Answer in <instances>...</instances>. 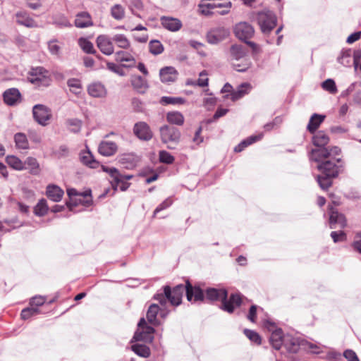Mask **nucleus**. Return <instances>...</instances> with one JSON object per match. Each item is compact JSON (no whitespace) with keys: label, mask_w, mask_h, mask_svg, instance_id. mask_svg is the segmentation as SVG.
<instances>
[{"label":"nucleus","mask_w":361,"mask_h":361,"mask_svg":"<svg viewBox=\"0 0 361 361\" xmlns=\"http://www.w3.org/2000/svg\"><path fill=\"white\" fill-rule=\"evenodd\" d=\"M264 325L269 331H272L269 341L275 350H280L284 348L290 353H297L301 349H310L313 353H317V351L314 350V348H318L315 345L290 334H283L281 329L274 330L275 328L274 323L266 320L264 322Z\"/></svg>","instance_id":"1"},{"label":"nucleus","mask_w":361,"mask_h":361,"mask_svg":"<svg viewBox=\"0 0 361 361\" xmlns=\"http://www.w3.org/2000/svg\"><path fill=\"white\" fill-rule=\"evenodd\" d=\"M185 293L187 300L190 302H202L204 300V291L199 286H192L188 281L186 284H179L175 286L172 290L170 286L164 287L163 293H157L154 295V299L164 306L168 300L172 305L178 306L182 302L183 295Z\"/></svg>","instance_id":"2"},{"label":"nucleus","mask_w":361,"mask_h":361,"mask_svg":"<svg viewBox=\"0 0 361 361\" xmlns=\"http://www.w3.org/2000/svg\"><path fill=\"white\" fill-rule=\"evenodd\" d=\"M102 171L107 173L110 178V183L114 190L119 188L121 191H126L130 186L127 180L133 178V175H124L114 167L102 166Z\"/></svg>","instance_id":"3"},{"label":"nucleus","mask_w":361,"mask_h":361,"mask_svg":"<svg viewBox=\"0 0 361 361\" xmlns=\"http://www.w3.org/2000/svg\"><path fill=\"white\" fill-rule=\"evenodd\" d=\"M160 137L163 143L170 149H174L180 142L181 133L176 127L164 125L159 128Z\"/></svg>","instance_id":"4"},{"label":"nucleus","mask_w":361,"mask_h":361,"mask_svg":"<svg viewBox=\"0 0 361 361\" xmlns=\"http://www.w3.org/2000/svg\"><path fill=\"white\" fill-rule=\"evenodd\" d=\"M257 23L261 31L264 35H268L276 25V16L271 11L264 10L259 12L257 16Z\"/></svg>","instance_id":"5"},{"label":"nucleus","mask_w":361,"mask_h":361,"mask_svg":"<svg viewBox=\"0 0 361 361\" xmlns=\"http://www.w3.org/2000/svg\"><path fill=\"white\" fill-rule=\"evenodd\" d=\"M341 153V149L338 147H331L326 148L325 147H317L312 149L309 154L310 161L317 162L318 164L334 156H338Z\"/></svg>","instance_id":"6"},{"label":"nucleus","mask_w":361,"mask_h":361,"mask_svg":"<svg viewBox=\"0 0 361 361\" xmlns=\"http://www.w3.org/2000/svg\"><path fill=\"white\" fill-rule=\"evenodd\" d=\"M27 79L31 83L43 87L48 86L51 81L48 71L43 67L32 68Z\"/></svg>","instance_id":"7"},{"label":"nucleus","mask_w":361,"mask_h":361,"mask_svg":"<svg viewBox=\"0 0 361 361\" xmlns=\"http://www.w3.org/2000/svg\"><path fill=\"white\" fill-rule=\"evenodd\" d=\"M341 161V158L334 156L319 164L317 167L324 175L336 177L339 173V166L336 164V162L339 163Z\"/></svg>","instance_id":"8"},{"label":"nucleus","mask_w":361,"mask_h":361,"mask_svg":"<svg viewBox=\"0 0 361 361\" xmlns=\"http://www.w3.org/2000/svg\"><path fill=\"white\" fill-rule=\"evenodd\" d=\"M254 32L255 30L252 26L246 22H240L234 27V33L235 36L240 40L245 41V43L253 48L256 44L252 42L247 40L253 36Z\"/></svg>","instance_id":"9"},{"label":"nucleus","mask_w":361,"mask_h":361,"mask_svg":"<svg viewBox=\"0 0 361 361\" xmlns=\"http://www.w3.org/2000/svg\"><path fill=\"white\" fill-rule=\"evenodd\" d=\"M35 120L40 125L45 126L51 118V110L44 105L36 104L32 109Z\"/></svg>","instance_id":"10"},{"label":"nucleus","mask_w":361,"mask_h":361,"mask_svg":"<svg viewBox=\"0 0 361 361\" xmlns=\"http://www.w3.org/2000/svg\"><path fill=\"white\" fill-rule=\"evenodd\" d=\"M229 30L224 27H218L212 29L207 32V39L209 44H216L228 37Z\"/></svg>","instance_id":"11"},{"label":"nucleus","mask_w":361,"mask_h":361,"mask_svg":"<svg viewBox=\"0 0 361 361\" xmlns=\"http://www.w3.org/2000/svg\"><path fill=\"white\" fill-rule=\"evenodd\" d=\"M329 224L331 229L344 228L346 225V219L345 216L334 209L332 207H329Z\"/></svg>","instance_id":"12"},{"label":"nucleus","mask_w":361,"mask_h":361,"mask_svg":"<svg viewBox=\"0 0 361 361\" xmlns=\"http://www.w3.org/2000/svg\"><path fill=\"white\" fill-rule=\"evenodd\" d=\"M97 45L99 50L105 55H111L114 51L113 40L105 35H99L97 37Z\"/></svg>","instance_id":"13"},{"label":"nucleus","mask_w":361,"mask_h":361,"mask_svg":"<svg viewBox=\"0 0 361 361\" xmlns=\"http://www.w3.org/2000/svg\"><path fill=\"white\" fill-rule=\"evenodd\" d=\"M242 295L240 293H233L228 300H223L221 309L228 313H233L235 308L240 306Z\"/></svg>","instance_id":"14"},{"label":"nucleus","mask_w":361,"mask_h":361,"mask_svg":"<svg viewBox=\"0 0 361 361\" xmlns=\"http://www.w3.org/2000/svg\"><path fill=\"white\" fill-rule=\"evenodd\" d=\"M228 297V292L224 288H209L205 290V296L204 295V298H205L207 300L209 301H221L223 300L226 299Z\"/></svg>","instance_id":"15"},{"label":"nucleus","mask_w":361,"mask_h":361,"mask_svg":"<svg viewBox=\"0 0 361 361\" xmlns=\"http://www.w3.org/2000/svg\"><path fill=\"white\" fill-rule=\"evenodd\" d=\"M90 96L94 98H104L107 94V90L101 82L96 81L88 85L87 88Z\"/></svg>","instance_id":"16"},{"label":"nucleus","mask_w":361,"mask_h":361,"mask_svg":"<svg viewBox=\"0 0 361 361\" xmlns=\"http://www.w3.org/2000/svg\"><path fill=\"white\" fill-rule=\"evenodd\" d=\"M134 134L140 140H149L152 137V133L149 126L145 122H138L133 128Z\"/></svg>","instance_id":"17"},{"label":"nucleus","mask_w":361,"mask_h":361,"mask_svg":"<svg viewBox=\"0 0 361 361\" xmlns=\"http://www.w3.org/2000/svg\"><path fill=\"white\" fill-rule=\"evenodd\" d=\"M160 20L163 27L171 32H177L183 27L182 22L178 18L162 16Z\"/></svg>","instance_id":"18"},{"label":"nucleus","mask_w":361,"mask_h":361,"mask_svg":"<svg viewBox=\"0 0 361 361\" xmlns=\"http://www.w3.org/2000/svg\"><path fill=\"white\" fill-rule=\"evenodd\" d=\"M115 60L118 63H124L122 67L132 68L135 66V59L134 56L128 52L118 51L115 54Z\"/></svg>","instance_id":"19"},{"label":"nucleus","mask_w":361,"mask_h":361,"mask_svg":"<svg viewBox=\"0 0 361 361\" xmlns=\"http://www.w3.org/2000/svg\"><path fill=\"white\" fill-rule=\"evenodd\" d=\"M78 28H85L93 25L92 17L88 12L82 11L76 14L74 22Z\"/></svg>","instance_id":"20"},{"label":"nucleus","mask_w":361,"mask_h":361,"mask_svg":"<svg viewBox=\"0 0 361 361\" xmlns=\"http://www.w3.org/2000/svg\"><path fill=\"white\" fill-rule=\"evenodd\" d=\"M118 149L117 145L112 141H102L99 145V152L105 157L114 155Z\"/></svg>","instance_id":"21"},{"label":"nucleus","mask_w":361,"mask_h":361,"mask_svg":"<svg viewBox=\"0 0 361 361\" xmlns=\"http://www.w3.org/2000/svg\"><path fill=\"white\" fill-rule=\"evenodd\" d=\"M4 102L9 105H15L20 98V93L16 88H11L6 90L3 94Z\"/></svg>","instance_id":"22"},{"label":"nucleus","mask_w":361,"mask_h":361,"mask_svg":"<svg viewBox=\"0 0 361 361\" xmlns=\"http://www.w3.org/2000/svg\"><path fill=\"white\" fill-rule=\"evenodd\" d=\"M264 137L263 133H259L257 135H252L246 139L241 141L235 148L234 151L235 152H242L245 148L248 147L249 145L255 143L257 141H259L262 139Z\"/></svg>","instance_id":"23"},{"label":"nucleus","mask_w":361,"mask_h":361,"mask_svg":"<svg viewBox=\"0 0 361 361\" xmlns=\"http://www.w3.org/2000/svg\"><path fill=\"white\" fill-rule=\"evenodd\" d=\"M159 75L163 82H173L177 78V71L171 66L161 68Z\"/></svg>","instance_id":"24"},{"label":"nucleus","mask_w":361,"mask_h":361,"mask_svg":"<svg viewBox=\"0 0 361 361\" xmlns=\"http://www.w3.org/2000/svg\"><path fill=\"white\" fill-rule=\"evenodd\" d=\"M47 195L53 202L61 201L63 195V190L55 185H49L47 188Z\"/></svg>","instance_id":"25"},{"label":"nucleus","mask_w":361,"mask_h":361,"mask_svg":"<svg viewBox=\"0 0 361 361\" xmlns=\"http://www.w3.org/2000/svg\"><path fill=\"white\" fill-rule=\"evenodd\" d=\"M133 87L139 93H145L148 87L147 81L140 75H133L131 78Z\"/></svg>","instance_id":"26"},{"label":"nucleus","mask_w":361,"mask_h":361,"mask_svg":"<svg viewBox=\"0 0 361 361\" xmlns=\"http://www.w3.org/2000/svg\"><path fill=\"white\" fill-rule=\"evenodd\" d=\"M246 50L242 45L233 44L230 48V58L232 61H239L246 55Z\"/></svg>","instance_id":"27"},{"label":"nucleus","mask_w":361,"mask_h":361,"mask_svg":"<svg viewBox=\"0 0 361 361\" xmlns=\"http://www.w3.org/2000/svg\"><path fill=\"white\" fill-rule=\"evenodd\" d=\"M16 21L18 24L27 27H37V23L30 17L25 12H18L16 13Z\"/></svg>","instance_id":"28"},{"label":"nucleus","mask_w":361,"mask_h":361,"mask_svg":"<svg viewBox=\"0 0 361 361\" xmlns=\"http://www.w3.org/2000/svg\"><path fill=\"white\" fill-rule=\"evenodd\" d=\"M325 118L326 116L324 115L314 114L310 119L309 123L307 127V130L311 133H314L316 130L319 128L320 124L324 121Z\"/></svg>","instance_id":"29"},{"label":"nucleus","mask_w":361,"mask_h":361,"mask_svg":"<svg viewBox=\"0 0 361 361\" xmlns=\"http://www.w3.org/2000/svg\"><path fill=\"white\" fill-rule=\"evenodd\" d=\"M119 161L126 169H133L135 167L138 161V157L133 154H124L120 158Z\"/></svg>","instance_id":"30"},{"label":"nucleus","mask_w":361,"mask_h":361,"mask_svg":"<svg viewBox=\"0 0 361 361\" xmlns=\"http://www.w3.org/2000/svg\"><path fill=\"white\" fill-rule=\"evenodd\" d=\"M166 120L169 123L182 126L184 123V116L179 111H170L166 114Z\"/></svg>","instance_id":"31"},{"label":"nucleus","mask_w":361,"mask_h":361,"mask_svg":"<svg viewBox=\"0 0 361 361\" xmlns=\"http://www.w3.org/2000/svg\"><path fill=\"white\" fill-rule=\"evenodd\" d=\"M14 142L18 149H28L30 147L28 139L23 133H17L14 135Z\"/></svg>","instance_id":"32"},{"label":"nucleus","mask_w":361,"mask_h":361,"mask_svg":"<svg viewBox=\"0 0 361 361\" xmlns=\"http://www.w3.org/2000/svg\"><path fill=\"white\" fill-rule=\"evenodd\" d=\"M159 311L160 307L158 305L152 304L149 307L147 312V319L150 324L153 325H157L159 324L157 316Z\"/></svg>","instance_id":"33"},{"label":"nucleus","mask_w":361,"mask_h":361,"mask_svg":"<svg viewBox=\"0 0 361 361\" xmlns=\"http://www.w3.org/2000/svg\"><path fill=\"white\" fill-rule=\"evenodd\" d=\"M329 142V137L324 131L317 132L312 137V142L316 147H325Z\"/></svg>","instance_id":"34"},{"label":"nucleus","mask_w":361,"mask_h":361,"mask_svg":"<svg viewBox=\"0 0 361 361\" xmlns=\"http://www.w3.org/2000/svg\"><path fill=\"white\" fill-rule=\"evenodd\" d=\"M80 160L84 164L92 169H95L99 165V163L94 160L90 151L82 152L80 154Z\"/></svg>","instance_id":"35"},{"label":"nucleus","mask_w":361,"mask_h":361,"mask_svg":"<svg viewBox=\"0 0 361 361\" xmlns=\"http://www.w3.org/2000/svg\"><path fill=\"white\" fill-rule=\"evenodd\" d=\"M67 85L70 89V91L74 94L78 95L81 93L82 85L80 80L75 78H70L67 81Z\"/></svg>","instance_id":"36"},{"label":"nucleus","mask_w":361,"mask_h":361,"mask_svg":"<svg viewBox=\"0 0 361 361\" xmlns=\"http://www.w3.org/2000/svg\"><path fill=\"white\" fill-rule=\"evenodd\" d=\"M154 329L152 326H146L142 331L137 330L133 336L135 341H146L149 339V335L154 332Z\"/></svg>","instance_id":"37"},{"label":"nucleus","mask_w":361,"mask_h":361,"mask_svg":"<svg viewBox=\"0 0 361 361\" xmlns=\"http://www.w3.org/2000/svg\"><path fill=\"white\" fill-rule=\"evenodd\" d=\"M132 350L138 356L147 358L150 355V349L143 344H134L131 346Z\"/></svg>","instance_id":"38"},{"label":"nucleus","mask_w":361,"mask_h":361,"mask_svg":"<svg viewBox=\"0 0 361 361\" xmlns=\"http://www.w3.org/2000/svg\"><path fill=\"white\" fill-rule=\"evenodd\" d=\"M6 162L11 167L16 170L21 171L25 169L24 163L16 156H7Z\"/></svg>","instance_id":"39"},{"label":"nucleus","mask_w":361,"mask_h":361,"mask_svg":"<svg viewBox=\"0 0 361 361\" xmlns=\"http://www.w3.org/2000/svg\"><path fill=\"white\" fill-rule=\"evenodd\" d=\"M112 40L117 44L119 48L128 49L130 47V43L129 40L123 34H116L114 35Z\"/></svg>","instance_id":"40"},{"label":"nucleus","mask_w":361,"mask_h":361,"mask_svg":"<svg viewBox=\"0 0 361 361\" xmlns=\"http://www.w3.org/2000/svg\"><path fill=\"white\" fill-rule=\"evenodd\" d=\"M48 205L46 200H40L34 208V213L36 216H43L48 212Z\"/></svg>","instance_id":"41"},{"label":"nucleus","mask_w":361,"mask_h":361,"mask_svg":"<svg viewBox=\"0 0 361 361\" xmlns=\"http://www.w3.org/2000/svg\"><path fill=\"white\" fill-rule=\"evenodd\" d=\"M78 44L82 50L87 54H94L96 52L93 44L85 38L80 37L78 39Z\"/></svg>","instance_id":"42"},{"label":"nucleus","mask_w":361,"mask_h":361,"mask_svg":"<svg viewBox=\"0 0 361 361\" xmlns=\"http://www.w3.org/2000/svg\"><path fill=\"white\" fill-rule=\"evenodd\" d=\"M160 102L162 104L167 105V104H183L185 102V99L183 97H162L161 98Z\"/></svg>","instance_id":"43"},{"label":"nucleus","mask_w":361,"mask_h":361,"mask_svg":"<svg viewBox=\"0 0 361 361\" xmlns=\"http://www.w3.org/2000/svg\"><path fill=\"white\" fill-rule=\"evenodd\" d=\"M111 14L116 20H122L125 17V8L120 4H115L111 8Z\"/></svg>","instance_id":"44"},{"label":"nucleus","mask_w":361,"mask_h":361,"mask_svg":"<svg viewBox=\"0 0 361 361\" xmlns=\"http://www.w3.org/2000/svg\"><path fill=\"white\" fill-rule=\"evenodd\" d=\"M27 165L30 170V173L32 174H37L39 171V165L37 160L32 157H29L26 159L24 166Z\"/></svg>","instance_id":"45"},{"label":"nucleus","mask_w":361,"mask_h":361,"mask_svg":"<svg viewBox=\"0 0 361 361\" xmlns=\"http://www.w3.org/2000/svg\"><path fill=\"white\" fill-rule=\"evenodd\" d=\"M333 177L331 176H327L324 175V173H322L321 175H319L317 176V180L320 186V188L323 190L328 189L332 184L331 178Z\"/></svg>","instance_id":"46"},{"label":"nucleus","mask_w":361,"mask_h":361,"mask_svg":"<svg viewBox=\"0 0 361 361\" xmlns=\"http://www.w3.org/2000/svg\"><path fill=\"white\" fill-rule=\"evenodd\" d=\"M197 7L198 13L202 16H211L214 14V12L212 11V6H211L210 3L200 1Z\"/></svg>","instance_id":"47"},{"label":"nucleus","mask_w":361,"mask_h":361,"mask_svg":"<svg viewBox=\"0 0 361 361\" xmlns=\"http://www.w3.org/2000/svg\"><path fill=\"white\" fill-rule=\"evenodd\" d=\"M353 61L351 51L350 50L343 51L341 56L338 57V61L344 66H350Z\"/></svg>","instance_id":"48"},{"label":"nucleus","mask_w":361,"mask_h":361,"mask_svg":"<svg viewBox=\"0 0 361 361\" xmlns=\"http://www.w3.org/2000/svg\"><path fill=\"white\" fill-rule=\"evenodd\" d=\"M149 49L153 55H158L164 51V47L159 40H152L149 44Z\"/></svg>","instance_id":"49"},{"label":"nucleus","mask_w":361,"mask_h":361,"mask_svg":"<svg viewBox=\"0 0 361 361\" xmlns=\"http://www.w3.org/2000/svg\"><path fill=\"white\" fill-rule=\"evenodd\" d=\"M39 313V310L37 307H35L33 306H30L29 307L25 308L21 311L20 317L22 319L25 320L31 317L36 315Z\"/></svg>","instance_id":"50"},{"label":"nucleus","mask_w":361,"mask_h":361,"mask_svg":"<svg viewBox=\"0 0 361 361\" xmlns=\"http://www.w3.org/2000/svg\"><path fill=\"white\" fill-rule=\"evenodd\" d=\"M322 87L331 94H336L338 91L336 83L332 79H327L322 83Z\"/></svg>","instance_id":"51"},{"label":"nucleus","mask_w":361,"mask_h":361,"mask_svg":"<svg viewBox=\"0 0 361 361\" xmlns=\"http://www.w3.org/2000/svg\"><path fill=\"white\" fill-rule=\"evenodd\" d=\"M67 194L70 197L71 200H72V198L73 197H75V200L74 203H72L71 202L66 203L67 206L70 208L71 210H72V205L73 204L74 206H75L77 204V202L78 201L81 202L82 195H78L77 190L75 189H74V188H68V189H67Z\"/></svg>","instance_id":"52"},{"label":"nucleus","mask_w":361,"mask_h":361,"mask_svg":"<svg viewBox=\"0 0 361 361\" xmlns=\"http://www.w3.org/2000/svg\"><path fill=\"white\" fill-rule=\"evenodd\" d=\"M67 123L71 132L78 133L80 130L82 126V121L80 120L78 118H72L69 119Z\"/></svg>","instance_id":"53"},{"label":"nucleus","mask_w":361,"mask_h":361,"mask_svg":"<svg viewBox=\"0 0 361 361\" xmlns=\"http://www.w3.org/2000/svg\"><path fill=\"white\" fill-rule=\"evenodd\" d=\"M244 334L252 342L258 345L261 343V337L256 331L245 329Z\"/></svg>","instance_id":"54"},{"label":"nucleus","mask_w":361,"mask_h":361,"mask_svg":"<svg viewBox=\"0 0 361 361\" xmlns=\"http://www.w3.org/2000/svg\"><path fill=\"white\" fill-rule=\"evenodd\" d=\"M159 156V161L161 163L171 164L175 160L174 157L169 152H168L165 150L160 151Z\"/></svg>","instance_id":"55"},{"label":"nucleus","mask_w":361,"mask_h":361,"mask_svg":"<svg viewBox=\"0 0 361 361\" xmlns=\"http://www.w3.org/2000/svg\"><path fill=\"white\" fill-rule=\"evenodd\" d=\"M54 23L60 27H71L72 24L64 16H59L54 18Z\"/></svg>","instance_id":"56"},{"label":"nucleus","mask_w":361,"mask_h":361,"mask_svg":"<svg viewBox=\"0 0 361 361\" xmlns=\"http://www.w3.org/2000/svg\"><path fill=\"white\" fill-rule=\"evenodd\" d=\"M30 140L35 144H39L42 142V136L39 132L34 129H30L27 131Z\"/></svg>","instance_id":"57"},{"label":"nucleus","mask_w":361,"mask_h":361,"mask_svg":"<svg viewBox=\"0 0 361 361\" xmlns=\"http://www.w3.org/2000/svg\"><path fill=\"white\" fill-rule=\"evenodd\" d=\"M330 235L335 243L346 240V234L343 231H332Z\"/></svg>","instance_id":"58"},{"label":"nucleus","mask_w":361,"mask_h":361,"mask_svg":"<svg viewBox=\"0 0 361 361\" xmlns=\"http://www.w3.org/2000/svg\"><path fill=\"white\" fill-rule=\"evenodd\" d=\"M45 301H46L45 297H43L41 295L35 296L30 299V305L33 306L35 307H38L39 306L43 305L44 304Z\"/></svg>","instance_id":"59"},{"label":"nucleus","mask_w":361,"mask_h":361,"mask_svg":"<svg viewBox=\"0 0 361 361\" xmlns=\"http://www.w3.org/2000/svg\"><path fill=\"white\" fill-rule=\"evenodd\" d=\"M173 203V201L171 198H167L164 201H163L154 210V216L159 213V212L167 209Z\"/></svg>","instance_id":"60"},{"label":"nucleus","mask_w":361,"mask_h":361,"mask_svg":"<svg viewBox=\"0 0 361 361\" xmlns=\"http://www.w3.org/2000/svg\"><path fill=\"white\" fill-rule=\"evenodd\" d=\"M106 66L109 71H111L121 76H123L125 75V73L122 70V68L114 63L108 62L106 63Z\"/></svg>","instance_id":"61"},{"label":"nucleus","mask_w":361,"mask_h":361,"mask_svg":"<svg viewBox=\"0 0 361 361\" xmlns=\"http://www.w3.org/2000/svg\"><path fill=\"white\" fill-rule=\"evenodd\" d=\"M48 48L52 55L59 56L61 47L56 44V41H50L48 44Z\"/></svg>","instance_id":"62"},{"label":"nucleus","mask_w":361,"mask_h":361,"mask_svg":"<svg viewBox=\"0 0 361 361\" xmlns=\"http://www.w3.org/2000/svg\"><path fill=\"white\" fill-rule=\"evenodd\" d=\"M207 73L205 71L200 73V78L197 80V86L207 87L208 85Z\"/></svg>","instance_id":"63"},{"label":"nucleus","mask_w":361,"mask_h":361,"mask_svg":"<svg viewBox=\"0 0 361 361\" xmlns=\"http://www.w3.org/2000/svg\"><path fill=\"white\" fill-rule=\"evenodd\" d=\"M343 356L348 361H360L355 352L350 349L345 350Z\"/></svg>","instance_id":"64"}]
</instances>
